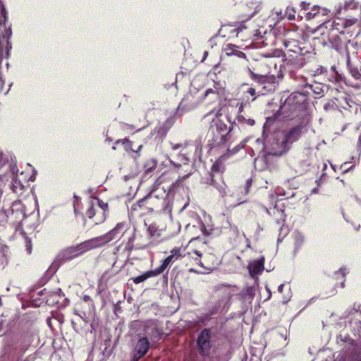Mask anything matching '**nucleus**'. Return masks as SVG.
<instances>
[{"label": "nucleus", "mask_w": 361, "mask_h": 361, "mask_svg": "<svg viewBox=\"0 0 361 361\" xmlns=\"http://www.w3.org/2000/svg\"><path fill=\"white\" fill-rule=\"evenodd\" d=\"M219 112L216 113V118H214V109L208 112L204 116V119L210 121L206 138L209 150L214 151V153H221L226 152L227 154H235L240 149V145H237L231 149V130L221 120L218 118Z\"/></svg>", "instance_id": "nucleus-1"}, {"label": "nucleus", "mask_w": 361, "mask_h": 361, "mask_svg": "<svg viewBox=\"0 0 361 361\" xmlns=\"http://www.w3.org/2000/svg\"><path fill=\"white\" fill-rule=\"evenodd\" d=\"M302 38V34L294 30H286L283 34L284 63L294 69L302 68L313 54L312 46L304 40L300 41Z\"/></svg>", "instance_id": "nucleus-2"}, {"label": "nucleus", "mask_w": 361, "mask_h": 361, "mask_svg": "<svg viewBox=\"0 0 361 361\" xmlns=\"http://www.w3.org/2000/svg\"><path fill=\"white\" fill-rule=\"evenodd\" d=\"M169 178V173H162L154 182L150 192L145 196V201L149 214H159L167 209L168 200L166 196L170 192L173 183L166 187L162 185Z\"/></svg>", "instance_id": "nucleus-3"}, {"label": "nucleus", "mask_w": 361, "mask_h": 361, "mask_svg": "<svg viewBox=\"0 0 361 361\" xmlns=\"http://www.w3.org/2000/svg\"><path fill=\"white\" fill-rule=\"evenodd\" d=\"M304 127L305 126L300 123L285 131L283 139L281 140H277L273 144V154L280 157L288 152L290 149L292 145L300 138Z\"/></svg>", "instance_id": "nucleus-4"}, {"label": "nucleus", "mask_w": 361, "mask_h": 361, "mask_svg": "<svg viewBox=\"0 0 361 361\" xmlns=\"http://www.w3.org/2000/svg\"><path fill=\"white\" fill-rule=\"evenodd\" d=\"M97 240L94 238L85 240L73 246L63 249L58 255L60 262H66L77 258L92 250L98 247Z\"/></svg>", "instance_id": "nucleus-5"}, {"label": "nucleus", "mask_w": 361, "mask_h": 361, "mask_svg": "<svg viewBox=\"0 0 361 361\" xmlns=\"http://www.w3.org/2000/svg\"><path fill=\"white\" fill-rule=\"evenodd\" d=\"M109 212V206L106 202L98 197H95L90 202L86 211V216L91 219L94 224L98 225L103 223Z\"/></svg>", "instance_id": "nucleus-6"}, {"label": "nucleus", "mask_w": 361, "mask_h": 361, "mask_svg": "<svg viewBox=\"0 0 361 361\" xmlns=\"http://www.w3.org/2000/svg\"><path fill=\"white\" fill-rule=\"evenodd\" d=\"M11 35V25L7 24V11L6 8H2L0 10V47L5 48L7 53L12 49L10 42Z\"/></svg>", "instance_id": "nucleus-7"}, {"label": "nucleus", "mask_w": 361, "mask_h": 361, "mask_svg": "<svg viewBox=\"0 0 361 361\" xmlns=\"http://www.w3.org/2000/svg\"><path fill=\"white\" fill-rule=\"evenodd\" d=\"M34 340V330L27 328L18 332L13 338V348L24 353L30 348Z\"/></svg>", "instance_id": "nucleus-8"}, {"label": "nucleus", "mask_w": 361, "mask_h": 361, "mask_svg": "<svg viewBox=\"0 0 361 361\" xmlns=\"http://www.w3.org/2000/svg\"><path fill=\"white\" fill-rule=\"evenodd\" d=\"M307 96L302 93L295 92L290 94L285 100L281 109L291 113L303 110L307 103Z\"/></svg>", "instance_id": "nucleus-9"}, {"label": "nucleus", "mask_w": 361, "mask_h": 361, "mask_svg": "<svg viewBox=\"0 0 361 361\" xmlns=\"http://www.w3.org/2000/svg\"><path fill=\"white\" fill-rule=\"evenodd\" d=\"M127 228L128 224L126 222L118 223L110 231L103 235L94 238V240H97L96 244L98 245V247H102L107 243L121 236Z\"/></svg>", "instance_id": "nucleus-10"}, {"label": "nucleus", "mask_w": 361, "mask_h": 361, "mask_svg": "<svg viewBox=\"0 0 361 361\" xmlns=\"http://www.w3.org/2000/svg\"><path fill=\"white\" fill-rule=\"evenodd\" d=\"M197 345L201 355H209L212 347L211 331L209 329H204L201 331L197 339Z\"/></svg>", "instance_id": "nucleus-11"}, {"label": "nucleus", "mask_w": 361, "mask_h": 361, "mask_svg": "<svg viewBox=\"0 0 361 361\" xmlns=\"http://www.w3.org/2000/svg\"><path fill=\"white\" fill-rule=\"evenodd\" d=\"M190 255H192V252H186V247H174L171 251V255L166 257L162 262L159 268L163 273L171 263H173L181 258L185 257L186 256Z\"/></svg>", "instance_id": "nucleus-12"}, {"label": "nucleus", "mask_w": 361, "mask_h": 361, "mask_svg": "<svg viewBox=\"0 0 361 361\" xmlns=\"http://www.w3.org/2000/svg\"><path fill=\"white\" fill-rule=\"evenodd\" d=\"M149 349V342L146 337L140 338L135 345L131 361H139L143 357Z\"/></svg>", "instance_id": "nucleus-13"}, {"label": "nucleus", "mask_w": 361, "mask_h": 361, "mask_svg": "<svg viewBox=\"0 0 361 361\" xmlns=\"http://www.w3.org/2000/svg\"><path fill=\"white\" fill-rule=\"evenodd\" d=\"M207 183L210 185H212L214 188H216L219 192V195L222 197L226 195L227 185L224 182L223 176L215 173H209V177L207 178Z\"/></svg>", "instance_id": "nucleus-14"}, {"label": "nucleus", "mask_w": 361, "mask_h": 361, "mask_svg": "<svg viewBox=\"0 0 361 361\" xmlns=\"http://www.w3.org/2000/svg\"><path fill=\"white\" fill-rule=\"evenodd\" d=\"M207 241L200 237L192 238L188 245V247L190 248L188 252L199 257H202L203 254L207 252Z\"/></svg>", "instance_id": "nucleus-15"}, {"label": "nucleus", "mask_w": 361, "mask_h": 361, "mask_svg": "<svg viewBox=\"0 0 361 361\" xmlns=\"http://www.w3.org/2000/svg\"><path fill=\"white\" fill-rule=\"evenodd\" d=\"M148 240L146 243L141 245L142 249H152L157 247L161 240L157 239L160 236V233L155 226L149 225L147 228Z\"/></svg>", "instance_id": "nucleus-16"}, {"label": "nucleus", "mask_w": 361, "mask_h": 361, "mask_svg": "<svg viewBox=\"0 0 361 361\" xmlns=\"http://www.w3.org/2000/svg\"><path fill=\"white\" fill-rule=\"evenodd\" d=\"M331 43L333 48L339 53V54L345 59V61H349L350 56L347 44L350 43V40L343 41L338 36L336 35L332 37Z\"/></svg>", "instance_id": "nucleus-17"}, {"label": "nucleus", "mask_w": 361, "mask_h": 361, "mask_svg": "<svg viewBox=\"0 0 361 361\" xmlns=\"http://www.w3.org/2000/svg\"><path fill=\"white\" fill-rule=\"evenodd\" d=\"M188 145L186 143H178V144H173L171 143V149L173 150H178L180 149V159L183 164H188V162L190 161V158L188 157Z\"/></svg>", "instance_id": "nucleus-18"}, {"label": "nucleus", "mask_w": 361, "mask_h": 361, "mask_svg": "<svg viewBox=\"0 0 361 361\" xmlns=\"http://www.w3.org/2000/svg\"><path fill=\"white\" fill-rule=\"evenodd\" d=\"M230 154L224 153L222 154L212 164L211 168V171L209 173H215V174H219L223 176V173L225 171V167L223 164L224 161L227 159L228 156H230Z\"/></svg>", "instance_id": "nucleus-19"}, {"label": "nucleus", "mask_w": 361, "mask_h": 361, "mask_svg": "<svg viewBox=\"0 0 361 361\" xmlns=\"http://www.w3.org/2000/svg\"><path fill=\"white\" fill-rule=\"evenodd\" d=\"M264 259L262 258L258 260H255L250 263L247 266L249 274L252 278L260 274L264 270Z\"/></svg>", "instance_id": "nucleus-20"}, {"label": "nucleus", "mask_w": 361, "mask_h": 361, "mask_svg": "<svg viewBox=\"0 0 361 361\" xmlns=\"http://www.w3.org/2000/svg\"><path fill=\"white\" fill-rule=\"evenodd\" d=\"M224 51L228 56H236L247 61L245 54L240 50L238 46L233 44H228L225 46Z\"/></svg>", "instance_id": "nucleus-21"}, {"label": "nucleus", "mask_w": 361, "mask_h": 361, "mask_svg": "<svg viewBox=\"0 0 361 361\" xmlns=\"http://www.w3.org/2000/svg\"><path fill=\"white\" fill-rule=\"evenodd\" d=\"M161 274H162V271L160 269L159 267H158L157 268H156L154 270H149V271H147L143 273L142 274H141L138 276L133 277V278H131V280L133 281L134 283L138 284L142 282H144L149 278L159 276Z\"/></svg>", "instance_id": "nucleus-22"}, {"label": "nucleus", "mask_w": 361, "mask_h": 361, "mask_svg": "<svg viewBox=\"0 0 361 361\" xmlns=\"http://www.w3.org/2000/svg\"><path fill=\"white\" fill-rule=\"evenodd\" d=\"M345 62L350 75L358 82L357 87H361V67L353 66L350 58L349 61L346 60Z\"/></svg>", "instance_id": "nucleus-23"}, {"label": "nucleus", "mask_w": 361, "mask_h": 361, "mask_svg": "<svg viewBox=\"0 0 361 361\" xmlns=\"http://www.w3.org/2000/svg\"><path fill=\"white\" fill-rule=\"evenodd\" d=\"M338 21H343V27L350 28L353 27L354 30L358 29V34L361 32V18H349L345 19H337Z\"/></svg>", "instance_id": "nucleus-24"}, {"label": "nucleus", "mask_w": 361, "mask_h": 361, "mask_svg": "<svg viewBox=\"0 0 361 361\" xmlns=\"http://www.w3.org/2000/svg\"><path fill=\"white\" fill-rule=\"evenodd\" d=\"M145 197L138 200L137 202L134 203L131 206V212H139L140 215H145L149 214L148 211V207H147V204H145Z\"/></svg>", "instance_id": "nucleus-25"}, {"label": "nucleus", "mask_w": 361, "mask_h": 361, "mask_svg": "<svg viewBox=\"0 0 361 361\" xmlns=\"http://www.w3.org/2000/svg\"><path fill=\"white\" fill-rule=\"evenodd\" d=\"M274 215L276 216V222L279 225H282L286 221V214L284 209L279 208L277 206L274 207Z\"/></svg>", "instance_id": "nucleus-26"}, {"label": "nucleus", "mask_w": 361, "mask_h": 361, "mask_svg": "<svg viewBox=\"0 0 361 361\" xmlns=\"http://www.w3.org/2000/svg\"><path fill=\"white\" fill-rule=\"evenodd\" d=\"M248 72L250 77L259 85L264 84L269 80L267 75L255 73L250 68H248Z\"/></svg>", "instance_id": "nucleus-27"}, {"label": "nucleus", "mask_w": 361, "mask_h": 361, "mask_svg": "<svg viewBox=\"0 0 361 361\" xmlns=\"http://www.w3.org/2000/svg\"><path fill=\"white\" fill-rule=\"evenodd\" d=\"M157 166V162L154 159H151L147 161V162L145 164L144 167L145 169L146 172H150L154 169H156Z\"/></svg>", "instance_id": "nucleus-28"}, {"label": "nucleus", "mask_w": 361, "mask_h": 361, "mask_svg": "<svg viewBox=\"0 0 361 361\" xmlns=\"http://www.w3.org/2000/svg\"><path fill=\"white\" fill-rule=\"evenodd\" d=\"M332 30H336L339 33H343V21L337 22L336 20L331 23Z\"/></svg>", "instance_id": "nucleus-29"}, {"label": "nucleus", "mask_w": 361, "mask_h": 361, "mask_svg": "<svg viewBox=\"0 0 361 361\" xmlns=\"http://www.w3.org/2000/svg\"><path fill=\"white\" fill-rule=\"evenodd\" d=\"M188 258L191 259L194 261L195 264L200 266V267L205 268L204 263L201 260L202 257L196 256L192 254L190 256H186Z\"/></svg>", "instance_id": "nucleus-30"}, {"label": "nucleus", "mask_w": 361, "mask_h": 361, "mask_svg": "<svg viewBox=\"0 0 361 361\" xmlns=\"http://www.w3.org/2000/svg\"><path fill=\"white\" fill-rule=\"evenodd\" d=\"M295 10L293 7H287L286 10V16L289 20L295 19Z\"/></svg>", "instance_id": "nucleus-31"}, {"label": "nucleus", "mask_w": 361, "mask_h": 361, "mask_svg": "<svg viewBox=\"0 0 361 361\" xmlns=\"http://www.w3.org/2000/svg\"><path fill=\"white\" fill-rule=\"evenodd\" d=\"M121 143L126 148L130 149L132 147L133 142L128 138L120 139L116 142V144Z\"/></svg>", "instance_id": "nucleus-32"}, {"label": "nucleus", "mask_w": 361, "mask_h": 361, "mask_svg": "<svg viewBox=\"0 0 361 361\" xmlns=\"http://www.w3.org/2000/svg\"><path fill=\"white\" fill-rule=\"evenodd\" d=\"M252 179H247L246 183H245V185L244 186V192L245 195L248 194L249 192H250V189L252 186Z\"/></svg>", "instance_id": "nucleus-33"}, {"label": "nucleus", "mask_w": 361, "mask_h": 361, "mask_svg": "<svg viewBox=\"0 0 361 361\" xmlns=\"http://www.w3.org/2000/svg\"><path fill=\"white\" fill-rule=\"evenodd\" d=\"M133 248V245L132 243L130 242V240H129L127 243V244L126 245V246L123 249V251H126L127 255H129V254L132 251Z\"/></svg>", "instance_id": "nucleus-34"}, {"label": "nucleus", "mask_w": 361, "mask_h": 361, "mask_svg": "<svg viewBox=\"0 0 361 361\" xmlns=\"http://www.w3.org/2000/svg\"><path fill=\"white\" fill-rule=\"evenodd\" d=\"M305 239L304 237L298 235L295 240V243L298 247L301 246L304 243Z\"/></svg>", "instance_id": "nucleus-35"}, {"label": "nucleus", "mask_w": 361, "mask_h": 361, "mask_svg": "<svg viewBox=\"0 0 361 361\" xmlns=\"http://www.w3.org/2000/svg\"><path fill=\"white\" fill-rule=\"evenodd\" d=\"M121 247V245L118 246L116 248V251H114L111 255L113 256V265H114L117 261V252L119 251L120 248Z\"/></svg>", "instance_id": "nucleus-36"}, {"label": "nucleus", "mask_w": 361, "mask_h": 361, "mask_svg": "<svg viewBox=\"0 0 361 361\" xmlns=\"http://www.w3.org/2000/svg\"><path fill=\"white\" fill-rule=\"evenodd\" d=\"M122 128L124 130H133L135 128V127L133 125H130V124H128V123H123L122 125Z\"/></svg>", "instance_id": "nucleus-37"}, {"label": "nucleus", "mask_w": 361, "mask_h": 361, "mask_svg": "<svg viewBox=\"0 0 361 361\" xmlns=\"http://www.w3.org/2000/svg\"><path fill=\"white\" fill-rule=\"evenodd\" d=\"M223 298H224V300L228 302L231 298V294L228 292H226L224 293Z\"/></svg>", "instance_id": "nucleus-38"}, {"label": "nucleus", "mask_w": 361, "mask_h": 361, "mask_svg": "<svg viewBox=\"0 0 361 361\" xmlns=\"http://www.w3.org/2000/svg\"><path fill=\"white\" fill-rule=\"evenodd\" d=\"M247 92L250 94L251 96H255V94H256V91H255V89L254 87H250L247 90Z\"/></svg>", "instance_id": "nucleus-39"}, {"label": "nucleus", "mask_w": 361, "mask_h": 361, "mask_svg": "<svg viewBox=\"0 0 361 361\" xmlns=\"http://www.w3.org/2000/svg\"><path fill=\"white\" fill-rule=\"evenodd\" d=\"M346 164H346V163H345L344 164H342V165H341V169H343V173H346V172H348V171L349 169H352L353 167H354V166L353 165V166H351L349 169L345 168V166Z\"/></svg>", "instance_id": "nucleus-40"}, {"label": "nucleus", "mask_w": 361, "mask_h": 361, "mask_svg": "<svg viewBox=\"0 0 361 361\" xmlns=\"http://www.w3.org/2000/svg\"><path fill=\"white\" fill-rule=\"evenodd\" d=\"M276 77L279 78V79H281L283 78V73L281 72V68H280L279 69V71L276 75Z\"/></svg>", "instance_id": "nucleus-41"}, {"label": "nucleus", "mask_w": 361, "mask_h": 361, "mask_svg": "<svg viewBox=\"0 0 361 361\" xmlns=\"http://www.w3.org/2000/svg\"><path fill=\"white\" fill-rule=\"evenodd\" d=\"M247 123L250 126H253L255 124V121L253 119H248L247 120Z\"/></svg>", "instance_id": "nucleus-42"}, {"label": "nucleus", "mask_w": 361, "mask_h": 361, "mask_svg": "<svg viewBox=\"0 0 361 361\" xmlns=\"http://www.w3.org/2000/svg\"><path fill=\"white\" fill-rule=\"evenodd\" d=\"M207 56H208V51H205L204 53V58H203L202 61H204Z\"/></svg>", "instance_id": "nucleus-43"}, {"label": "nucleus", "mask_w": 361, "mask_h": 361, "mask_svg": "<svg viewBox=\"0 0 361 361\" xmlns=\"http://www.w3.org/2000/svg\"><path fill=\"white\" fill-rule=\"evenodd\" d=\"M339 271L341 273V274L343 275V276L344 277L345 276V270L343 269H341L339 270Z\"/></svg>", "instance_id": "nucleus-44"}, {"label": "nucleus", "mask_w": 361, "mask_h": 361, "mask_svg": "<svg viewBox=\"0 0 361 361\" xmlns=\"http://www.w3.org/2000/svg\"><path fill=\"white\" fill-rule=\"evenodd\" d=\"M153 331H154L155 333H157L158 336H159V335L161 334V333H159V332L158 331V329H157V328H154Z\"/></svg>", "instance_id": "nucleus-45"}, {"label": "nucleus", "mask_w": 361, "mask_h": 361, "mask_svg": "<svg viewBox=\"0 0 361 361\" xmlns=\"http://www.w3.org/2000/svg\"><path fill=\"white\" fill-rule=\"evenodd\" d=\"M2 8H5L4 4L2 3L1 0H0V10Z\"/></svg>", "instance_id": "nucleus-46"}, {"label": "nucleus", "mask_w": 361, "mask_h": 361, "mask_svg": "<svg viewBox=\"0 0 361 361\" xmlns=\"http://www.w3.org/2000/svg\"><path fill=\"white\" fill-rule=\"evenodd\" d=\"M283 288V284H281V285H280V286H279V288H278V289H279V290L280 292H281V291H282Z\"/></svg>", "instance_id": "nucleus-47"}, {"label": "nucleus", "mask_w": 361, "mask_h": 361, "mask_svg": "<svg viewBox=\"0 0 361 361\" xmlns=\"http://www.w3.org/2000/svg\"><path fill=\"white\" fill-rule=\"evenodd\" d=\"M209 92H214L212 90L209 89L208 90H207L205 94L207 95Z\"/></svg>", "instance_id": "nucleus-48"}, {"label": "nucleus", "mask_w": 361, "mask_h": 361, "mask_svg": "<svg viewBox=\"0 0 361 361\" xmlns=\"http://www.w3.org/2000/svg\"><path fill=\"white\" fill-rule=\"evenodd\" d=\"M202 227L204 228L203 233H204L205 235H209V233H207V232L206 231V229H205L204 226H203Z\"/></svg>", "instance_id": "nucleus-49"}, {"label": "nucleus", "mask_w": 361, "mask_h": 361, "mask_svg": "<svg viewBox=\"0 0 361 361\" xmlns=\"http://www.w3.org/2000/svg\"><path fill=\"white\" fill-rule=\"evenodd\" d=\"M242 31V28L241 27H238V34Z\"/></svg>", "instance_id": "nucleus-50"}, {"label": "nucleus", "mask_w": 361, "mask_h": 361, "mask_svg": "<svg viewBox=\"0 0 361 361\" xmlns=\"http://www.w3.org/2000/svg\"><path fill=\"white\" fill-rule=\"evenodd\" d=\"M189 271L190 272H196V271L195 269H190Z\"/></svg>", "instance_id": "nucleus-51"}, {"label": "nucleus", "mask_w": 361, "mask_h": 361, "mask_svg": "<svg viewBox=\"0 0 361 361\" xmlns=\"http://www.w3.org/2000/svg\"><path fill=\"white\" fill-rule=\"evenodd\" d=\"M359 142H360V144H361V135H360V137H359Z\"/></svg>", "instance_id": "nucleus-52"}, {"label": "nucleus", "mask_w": 361, "mask_h": 361, "mask_svg": "<svg viewBox=\"0 0 361 361\" xmlns=\"http://www.w3.org/2000/svg\"><path fill=\"white\" fill-rule=\"evenodd\" d=\"M224 286H227V287H231V285L229 284H226V285H223Z\"/></svg>", "instance_id": "nucleus-53"}, {"label": "nucleus", "mask_w": 361, "mask_h": 361, "mask_svg": "<svg viewBox=\"0 0 361 361\" xmlns=\"http://www.w3.org/2000/svg\"><path fill=\"white\" fill-rule=\"evenodd\" d=\"M360 361H361V360Z\"/></svg>", "instance_id": "nucleus-54"}]
</instances>
